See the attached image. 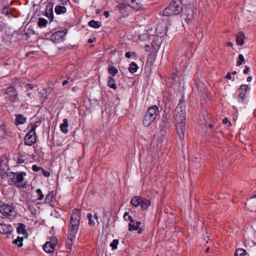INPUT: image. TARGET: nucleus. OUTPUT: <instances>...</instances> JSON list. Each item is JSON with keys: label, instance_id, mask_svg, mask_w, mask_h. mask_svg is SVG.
I'll return each instance as SVG.
<instances>
[{"label": "nucleus", "instance_id": "de8ad7c7", "mask_svg": "<svg viewBox=\"0 0 256 256\" xmlns=\"http://www.w3.org/2000/svg\"><path fill=\"white\" fill-rule=\"evenodd\" d=\"M144 48L146 52H148L150 50V46L148 44H146Z\"/></svg>", "mask_w": 256, "mask_h": 256}, {"label": "nucleus", "instance_id": "dca6fc26", "mask_svg": "<svg viewBox=\"0 0 256 256\" xmlns=\"http://www.w3.org/2000/svg\"><path fill=\"white\" fill-rule=\"evenodd\" d=\"M117 7L118 10H119L120 11L123 12H126V10L128 8H130V0H124V3L120 4Z\"/></svg>", "mask_w": 256, "mask_h": 256}, {"label": "nucleus", "instance_id": "e433bc0d", "mask_svg": "<svg viewBox=\"0 0 256 256\" xmlns=\"http://www.w3.org/2000/svg\"><path fill=\"white\" fill-rule=\"evenodd\" d=\"M36 193L38 194V196L37 198V200H41L44 198V195L43 194L41 189L38 188L36 190Z\"/></svg>", "mask_w": 256, "mask_h": 256}, {"label": "nucleus", "instance_id": "412c9836", "mask_svg": "<svg viewBox=\"0 0 256 256\" xmlns=\"http://www.w3.org/2000/svg\"><path fill=\"white\" fill-rule=\"evenodd\" d=\"M68 126V120L66 118L63 120V123L60 124V128L61 130L64 134H66L68 132L67 128Z\"/></svg>", "mask_w": 256, "mask_h": 256}, {"label": "nucleus", "instance_id": "cd10ccee", "mask_svg": "<svg viewBox=\"0 0 256 256\" xmlns=\"http://www.w3.org/2000/svg\"><path fill=\"white\" fill-rule=\"evenodd\" d=\"M141 200V197L138 196H134L130 200V203L132 205H133L134 207L138 206V202H140Z\"/></svg>", "mask_w": 256, "mask_h": 256}, {"label": "nucleus", "instance_id": "5fc2aeb1", "mask_svg": "<svg viewBox=\"0 0 256 256\" xmlns=\"http://www.w3.org/2000/svg\"><path fill=\"white\" fill-rule=\"evenodd\" d=\"M130 216L128 212H126L124 213V218H125L126 216Z\"/></svg>", "mask_w": 256, "mask_h": 256}, {"label": "nucleus", "instance_id": "37998d69", "mask_svg": "<svg viewBox=\"0 0 256 256\" xmlns=\"http://www.w3.org/2000/svg\"><path fill=\"white\" fill-rule=\"evenodd\" d=\"M27 90H32L34 88V86L32 84H26L25 86Z\"/></svg>", "mask_w": 256, "mask_h": 256}, {"label": "nucleus", "instance_id": "7ed1b4c3", "mask_svg": "<svg viewBox=\"0 0 256 256\" xmlns=\"http://www.w3.org/2000/svg\"><path fill=\"white\" fill-rule=\"evenodd\" d=\"M182 0H173L164 10L163 14L167 16L178 14L182 12Z\"/></svg>", "mask_w": 256, "mask_h": 256}, {"label": "nucleus", "instance_id": "5701e85b", "mask_svg": "<svg viewBox=\"0 0 256 256\" xmlns=\"http://www.w3.org/2000/svg\"><path fill=\"white\" fill-rule=\"evenodd\" d=\"M196 86L198 88V90L200 92L202 93L203 92H205L206 88H205V86L202 82H200V80H198V81L196 80Z\"/></svg>", "mask_w": 256, "mask_h": 256}, {"label": "nucleus", "instance_id": "20e7f679", "mask_svg": "<svg viewBox=\"0 0 256 256\" xmlns=\"http://www.w3.org/2000/svg\"><path fill=\"white\" fill-rule=\"evenodd\" d=\"M158 112V108L156 106L149 108L144 116L142 120L144 126H150L157 117Z\"/></svg>", "mask_w": 256, "mask_h": 256}, {"label": "nucleus", "instance_id": "13d9d810", "mask_svg": "<svg viewBox=\"0 0 256 256\" xmlns=\"http://www.w3.org/2000/svg\"><path fill=\"white\" fill-rule=\"evenodd\" d=\"M227 45H228V46H232V42H228V43Z\"/></svg>", "mask_w": 256, "mask_h": 256}, {"label": "nucleus", "instance_id": "864d4df0", "mask_svg": "<svg viewBox=\"0 0 256 256\" xmlns=\"http://www.w3.org/2000/svg\"><path fill=\"white\" fill-rule=\"evenodd\" d=\"M68 83V80H64V81H63L62 84V86H64L67 84Z\"/></svg>", "mask_w": 256, "mask_h": 256}, {"label": "nucleus", "instance_id": "052dcab7", "mask_svg": "<svg viewBox=\"0 0 256 256\" xmlns=\"http://www.w3.org/2000/svg\"><path fill=\"white\" fill-rule=\"evenodd\" d=\"M236 74V71H234L233 72H232V73L231 74H233V75H234Z\"/></svg>", "mask_w": 256, "mask_h": 256}, {"label": "nucleus", "instance_id": "f704fd0d", "mask_svg": "<svg viewBox=\"0 0 256 256\" xmlns=\"http://www.w3.org/2000/svg\"><path fill=\"white\" fill-rule=\"evenodd\" d=\"M8 164L6 162H0V171L3 172L4 173L6 172V170L8 169Z\"/></svg>", "mask_w": 256, "mask_h": 256}, {"label": "nucleus", "instance_id": "49530a36", "mask_svg": "<svg viewBox=\"0 0 256 256\" xmlns=\"http://www.w3.org/2000/svg\"><path fill=\"white\" fill-rule=\"evenodd\" d=\"M24 162V160L22 158H18L17 160V162L19 164H22Z\"/></svg>", "mask_w": 256, "mask_h": 256}, {"label": "nucleus", "instance_id": "bb28decb", "mask_svg": "<svg viewBox=\"0 0 256 256\" xmlns=\"http://www.w3.org/2000/svg\"><path fill=\"white\" fill-rule=\"evenodd\" d=\"M244 34L243 32H240L239 35L236 38V42L237 44L239 46H242L244 43Z\"/></svg>", "mask_w": 256, "mask_h": 256}, {"label": "nucleus", "instance_id": "7c9ffc66", "mask_svg": "<svg viewBox=\"0 0 256 256\" xmlns=\"http://www.w3.org/2000/svg\"><path fill=\"white\" fill-rule=\"evenodd\" d=\"M48 24V21L44 18H40L38 22V25L40 28H43L46 26Z\"/></svg>", "mask_w": 256, "mask_h": 256}, {"label": "nucleus", "instance_id": "4be33fe9", "mask_svg": "<svg viewBox=\"0 0 256 256\" xmlns=\"http://www.w3.org/2000/svg\"><path fill=\"white\" fill-rule=\"evenodd\" d=\"M141 224V222H136V224L134 222L132 224V222H130L128 224V230L130 231L132 230H136L138 229L140 225Z\"/></svg>", "mask_w": 256, "mask_h": 256}, {"label": "nucleus", "instance_id": "a878e982", "mask_svg": "<svg viewBox=\"0 0 256 256\" xmlns=\"http://www.w3.org/2000/svg\"><path fill=\"white\" fill-rule=\"evenodd\" d=\"M66 12V8L64 6H56L55 7V12L58 14L65 13Z\"/></svg>", "mask_w": 256, "mask_h": 256}, {"label": "nucleus", "instance_id": "ea45409f", "mask_svg": "<svg viewBox=\"0 0 256 256\" xmlns=\"http://www.w3.org/2000/svg\"><path fill=\"white\" fill-rule=\"evenodd\" d=\"M10 12V10H9V8H7V7L4 8L2 10V14H4L6 16L9 15Z\"/></svg>", "mask_w": 256, "mask_h": 256}, {"label": "nucleus", "instance_id": "f03ea898", "mask_svg": "<svg viewBox=\"0 0 256 256\" xmlns=\"http://www.w3.org/2000/svg\"><path fill=\"white\" fill-rule=\"evenodd\" d=\"M80 214L77 210H74L72 214L70 228L68 233V238L72 241L76 238V235L78 230Z\"/></svg>", "mask_w": 256, "mask_h": 256}, {"label": "nucleus", "instance_id": "a18cd8bd", "mask_svg": "<svg viewBox=\"0 0 256 256\" xmlns=\"http://www.w3.org/2000/svg\"><path fill=\"white\" fill-rule=\"evenodd\" d=\"M250 70V68L248 66H245V68L244 69L243 72L244 74H248Z\"/></svg>", "mask_w": 256, "mask_h": 256}, {"label": "nucleus", "instance_id": "9d476101", "mask_svg": "<svg viewBox=\"0 0 256 256\" xmlns=\"http://www.w3.org/2000/svg\"><path fill=\"white\" fill-rule=\"evenodd\" d=\"M67 30L64 29L62 30L58 31L52 34L50 36V39L54 42L58 43L63 41L64 36L66 34Z\"/></svg>", "mask_w": 256, "mask_h": 256}, {"label": "nucleus", "instance_id": "bf43d9fd", "mask_svg": "<svg viewBox=\"0 0 256 256\" xmlns=\"http://www.w3.org/2000/svg\"><path fill=\"white\" fill-rule=\"evenodd\" d=\"M88 42L90 44L93 42V40L92 39H88Z\"/></svg>", "mask_w": 256, "mask_h": 256}, {"label": "nucleus", "instance_id": "6e6552de", "mask_svg": "<svg viewBox=\"0 0 256 256\" xmlns=\"http://www.w3.org/2000/svg\"><path fill=\"white\" fill-rule=\"evenodd\" d=\"M0 212L4 216L8 218H13L16 215L14 208L8 204H3L0 206Z\"/></svg>", "mask_w": 256, "mask_h": 256}, {"label": "nucleus", "instance_id": "79ce46f5", "mask_svg": "<svg viewBox=\"0 0 256 256\" xmlns=\"http://www.w3.org/2000/svg\"><path fill=\"white\" fill-rule=\"evenodd\" d=\"M42 174L44 176L48 177L50 176V172L48 171H46V170H44L42 168Z\"/></svg>", "mask_w": 256, "mask_h": 256}, {"label": "nucleus", "instance_id": "393cba45", "mask_svg": "<svg viewBox=\"0 0 256 256\" xmlns=\"http://www.w3.org/2000/svg\"><path fill=\"white\" fill-rule=\"evenodd\" d=\"M108 86L114 90L116 89L117 87L115 83V80L112 76H109L108 78Z\"/></svg>", "mask_w": 256, "mask_h": 256}, {"label": "nucleus", "instance_id": "6e6d98bb", "mask_svg": "<svg viewBox=\"0 0 256 256\" xmlns=\"http://www.w3.org/2000/svg\"><path fill=\"white\" fill-rule=\"evenodd\" d=\"M252 80V76H248V77L247 78L246 80H247V82H250Z\"/></svg>", "mask_w": 256, "mask_h": 256}, {"label": "nucleus", "instance_id": "f8f14e48", "mask_svg": "<svg viewBox=\"0 0 256 256\" xmlns=\"http://www.w3.org/2000/svg\"><path fill=\"white\" fill-rule=\"evenodd\" d=\"M57 240L55 237H52L50 241L46 242L43 246L44 250L48 253H51L54 250Z\"/></svg>", "mask_w": 256, "mask_h": 256}, {"label": "nucleus", "instance_id": "39448f33", "mask_svg": "<svg viewBox=\"0 0 256 256\" xmlns=\"http://www.w3.org/2000/svg\"><path fill=\"white\" fill-rule=\"evenodd\" d=\"M12 181L18 188H24L26 184V182L24 180V176L26 175L25 172H12Z\"/></svg>", "mask_w": 256, "mask_h": 256}, {"label": "nucleus", "instance_id": "aec40b11", "mask_svg": "<svg viewBox=\"0 0 256 256\" xmlns=\"http://www.w3.org/2000/svg\"><path fill=\"white\" fill-rule=\"evenodd\" d=\"M48 4L46 8V16L49 18L50 22H52L54 20V16H53V11L52 6H50Z\"/></svg>", "mask_w": 256, "mask_h": 256}, {"label": "nucleus", "instance_id": "3c124183", "mask_svg": "<svg viewBox=\"0 0 256 256\" xmlns=\"http://www.w3.org/2000/svg\"><path fill=\"white\" fill-rule=\"evenodd\" d=\"M128 220L130 222H132V224L134 223V220L132 219V217L130 216H128Z\"/></svg>", "mask_w": 256, "mask_h": 256}, {"label": "nucleus", "instance_id": "69168bd1", "mask_svg": "<svg viewBox=\"0 0 256 256\" xmlns=\"http://www.w3.org/2000/svg\"><path fill=\"white\" fill-rule=\"evenodd\" d=\"M253 198H256V194L253 196Z\"/></svg>", "mask_w": 256, "mask_h": 256}, {"label": "nucleus", "instance_id": "473e14b6", "mask_svg": "<svg viewBox=\"0 0 256 256\" xmlns=\"http://www.w3.org/2000/svg\"><path fill=\"white\" fill-rule=\"evenodd\" d=\"M108 72L112 75V76H115L116 74L118 72V70L114 66H111L108 68Z\"/></svg>", "mask_w": 256, "mask_h": 256}, {"label": "nucleus", "instance_id": "4468645a", "mask_svg": "<svg viewBox=\"0 0 256 256\" xmlns=\"http://www.w3.org/2000/svg\"><path fill=\"white\" fill-rule=\"evenodd\" d=\"M13 230L12 226L10 224H0V233L2 234H10Z\"/></svg>", "mask_w": 256, "mask_h": 256}, {"label": "nucleus", "instance_id": "603ef678", "mask_svg": "<svg viewBox=\"0 0 256 256\" xmlns=\"http://www.w3.org/2000/svg\"><path fill=\"white\" fill-rule=\"evenodd\" d=\"M131 56L130 52H126V57L127 58H130Z\"/></svg>", "mask_w": 256, "mask_h": 256}, {"label": "nucleus", "instance_id": "c9c22d12", "mask_svg": "<svg viewBox=\"0 0 256 256\" xmlns=\"http://www.w3.org/2000/svg\"><path fill=\"white\" fill-rule=\"evenodd\" d=\"M22 237L18 236L16 239L13 242L16 244H18L19 247H20L22 246Z\"/></svg>", "mask_w": 256, "mask_h": 256}, {"label": "nucleus", "instance_id": "2f4dec72", "mask_svg": "<svg viewBox=\"0 0 256 256\" xmlns=\"http://www.w3.org/2000/svg\"><path fill=\"white\" fill-rule=\"evenodd\" d=\"M246 254V250L242 248L237 249L235 252L236 256H244Z\"/></svg>", "mask_w": 256, "mask_h": 256}, {"label": "nucleus", "instance_id": "423d86ee", "mask_svg": "<svg viewBox=\"0 0 256 256\" xmlns=\"http://www.w3.org/2000/svg\"><path fill=\"white\" fill-rule=\"evenodd\" d=\"M194 10L192 6H187L182 14V19L184 20L188 24H192L194 22Z\"/></svg>", "mask_w": 256, "mask_h": 256}, {"label": "nucleus", "instance_id": "09e8293b", "mask_svg": "<svg viewBox=\"0 0 256 256\" xmlns=\"http://www.w3.org/2000/svg\"><path fill=\"white\" fill-rule=\"evenodd\" d=\"M104 15L105 16L106 18H107L110 16V14H109L108 12L105 11L104 12Z\"/></svg>", "mask_w": 256, "mask_h": 256}, {"label": "nucleus", "instance_id": "0e129e2a", "mask_svg": "<svg viewBox=\"0 0 256 256\" xmlns=\"http://www.w3.org/2000/svg\"><path fill=\"white\" fill-rule=\"evenodd\" d=\"M138 232L139 234L141 233V230H138Z\"/></svg>", "mask_w": 256, "mask_h": 256}, {"label": "nucleus", "instance_id": "774afa93", "mask_svg": "<svg viewBox=\"0 0 256 256\" xmlns=\"http://www.w3.org/2000/svg\"><path fill=\"white\" fill-rule=\"evenodd\" d=\"M210 126L211 128H212V125L210 124Z\"/></svg>", "mask_w": 256, "mask_h": 256}, {"label": "nucleus", "instance_id": "a211bd4d", "mask_svg": "<svg viewBox=\"0 0 256 256\" xmlns=\"http://www.w3.org/2000/svg\"><path fill=\"white\" fill-rule=\"evenodd\" d=\"M16 124H22L25 123L26 120V118L24 117V116L20 114H16Z\"/></svg>", "mask_w": 256, "mask_h": 256}, {"label": "nucleus", "instance_id": "c85d7f7f", "mask_svg": "<svg viewBox=\"0 0 256 256\" xmlns=\"http://www.w3.org/2000/svg\"><path fill=\"white\" fill-rule=\"evenodd\" d=\"M88 25L93 28H98L101 26V23L98 21L92 20L88 22Z\"/></svg>", "mask_w": 256, "mask_h": 256}, {"label": "nucleus", "instance_id": "2eb2a0df", "mask_svg": "<svg viewBox=\"0 0 256 256\" xmlns=\"http://www.w3.org/2000/svg\"><path fill=\"white\" fill-rule=\"evenodd\" d=\"M130 8L134 10H138L142 8V0H130Z\"/></svg>", "mask_w": 256, "mask_h": 256}, {"label": "nucleus", "instance_id": "c03bdc74", "mask_svg": "<svg viewBox=\"0 0 256 256\" xmlns=\"http://www.w3.org/2000/svg\"><path fill=\"white\" fill-rule=\"evenodd\" d=\"M222 123L224 124H228V126H230L231 124L230 122L228 120V118H225L222 120Z\"/></svg>", "mask_w": 256, "mask_h": 256}, {"label": "nucleus", "instance_id": "58836bf2", "mask_svg": "<svg viewBox=\"0 0 256 256\" xmlns=\"http://www.w3.org/2000/svg\"><path fill=\"white\" fill-rule=\"evenodd\" d=\"M118 244V240L116 239H114L112 240V242L110 244V246L112 248V250L116 249L117 248V246Z\"/></svg>", "mask_w": 256, "mask_h": 256}, {"label": "nucleus", "instance_id": "338daca9", "mask_svg": "<svg viewBox=\"0 0 256 256\" xmlns=\"http://www.w3.org/2000/svg\"><path fill=\"white\" fill-rule=\"evenodd\" d=\"M46 92V90H44V92L42 94H44Z\"/></svg>", "mask_w": 256, "mask_h": 256}, {"label": "nucleus", "instance_id": "f257e3e1", "mask_svg": "<svg viewBox=\"0 0 256 256\" xmlns=\"http://www.w3.org/2000/svg\"><path fill=\"white\" fill-rule=\"evenodd\" d=\"M174 119L176 120V132L179 138L183 140L184 138V131L186 129V112L184 103L180 101L175 110Z\"/></svg>", "mask_w": 256, "mask_h": 256}, {"label": "nucleus", "instance_id": "b1692460", "mask_svg": "<svg viewBox=\"0 0 256 256\" xmlns=\"http://www.w3.org/2000/svg\"><path fill=\"white\" fill-rule=\"evenodd\" d=\"M26 226L24 224L19 223L18 224V226L17 227V232L18 234H27L26 230H25Z\"/></svg>", "mask_w": 256, "mask_h": 256}, {"label": "nucleus", "instance_id": "ddd939ff", "mask_svg": "<svg viewBox=\"0 0 256 256\" xmlns=\"http://www.w3.org/2000/svg\"><path fill=\"white\" fill-rule=\"evenodd\" d=\"M248 88V86L246 84H242L240 86L238 89V101L242 102L246 96V94Z\"/></svg>", "mask_w": 256, "mask_h": 256}, {"label": "nucleus", "instance_id": "680f3d73", "mask_svg": "<svg viewBox=\"0 0 256 256\" xmlns=\"http://www.w3.org/2000/svg\"><path fill=\"white\" fill-rule=\"evenodd\" d=\"M210 249V248H208L206 249V252H209Z\"/></svg>", "mask_w": 256, "mask_h": 256}, {"label": "nucleus", "instance_id": "c756f323", "mask_svg": "<svg viewBox=\"0 0 256 256\" xmlns=\"http://www.w3.org/2000/svg\"><path fill=\"white\" fill-rule=\"evenodd\" d=\"M138 68V66L134 62H132L130 64V67L128 68V70L130 73L133 74L136 72Z\"/></svg>", "mask_w": 256, "mask_h": 256}, {"label": "nucleus", "instance_id": "e2e57ef3", "mask_svg": "<svg viewBox=\"0 0 256 256\" xmlns=\"http://www.w3.org/2000/svg\"><path fill=\"white\" fill-rule=\"evenodd\" d=\"M132 55H134V56H136V53H135V52H132Z\"/></svg>", "mask_w": 256, "mask_h": 256}, {"label": "nucleus", "instance_id": "a19ab883", "mask_svg": "<svg viewBox=\"0 0 256 256\" xmlns=\"http://www.w3.org/2000/svg\"><path fill=\"white\" fill-rule=\"evenodd\" d=\"M42 168L40 167V166H37L36 165H33L32 166V170H33V171L34 172H38V171L39 170H42Z\"/></svg>", "mask_w": 256, "mask_h": 256}, {"label": "nucleus", "instance_id": "6ab92c4d", "mask_svg": "<svg viewBox=\"0 0 256 256\" xmlns=\"http://www.w3.org/2000/svg\"><path fill=\"white\" fill-rule=\"evenodd\" d=\"M87 218L88 220V224L91 226H94L95 225V222L94 220H98V216L96 214H94V216H92V214L88 213L87 214Z\"/></svg>", "mask_w": 256, "mask_h": 256}, {"label": "nucleus", "instance_id": "72a5a7b5", "mask_svg": "<svg viewBox=\"0 0 256 256\" xmlns=\"http://www.w3.org/2000/svg\"><path fill=\"white\" fill-rule=\"evenodd\" d=\"M54 194L52 192H50L47 194L45 198V203L50 204L53 199Z\"/></svg>", "mask_w": 256, "mask_h": 256}, {"label": "nucleus", "instance_id": "f3484780", "mask_svg": "<svg viewBox=\"0 0 256 256\" xmlns=\"http://www.w3.org/2000/svg\"><path fill=\"white\" fill-rule=\"evenodd\" d=\"M141 200L140 202H138V206H140L141 208L143 210L146 209L150 205V201L142 197H141Z\"/></svg>", "mask_w": 256, "mask_h": 256}, {"label": "nucleus", "instance_id": "4d7b16f0", "mask_svg": "<svg viewBox=\"0 0 256 256\" xmlns=\"http://www.w3.org/2000/svg\"><path fill=\"white\" fill-rule=\"evenodd\" d=\"M68 0H62V4H67Z\"/></svg>", "mask_w": 256, "mask_h": 256}, {"label": "nucleus", "instance_id": "1a4fd4ad", "mask_svg": "<svg viewBox=\"0 0 256 256\" xmlns=\"http://www.w3.org/2000/svg\"><path fill=\"white\" fill-rule=\"evenodd\" d=\"M164 114H163V116L159 122L158 126L157 127V129L160 132H165L168 128L170 124V116H168L166 114V110L165 109L164 110Z\"/></svg>", "mask_w": 256, "mask_h": 256}, {"label": "nucleus", "instance_id": "9b49d317", "mask_svg": "<svg viewBox=\"0 0 256 256\" xmlns=\"http://www.w3.org/2000/svg\"><path fill=\"white\" fill-rule=\"evenodd\" d=\"M5 94H8L9 99L12 102L18 100V92L13 86H10L5 90Z\"/></svg>", "mask_w": 256, "mask_h": 256}, {"label": "nucleus", "instance_id": "4c0bfd02", "mask_svg": "<svg viewBox=\"0 0 256 256\" xmlns=\"http://www.w3.org/2000/svg\"><path fill=\"white\" fill-rule=\"evenodd\" d=\"M244 61V56L242 54H240L238 55V61L236 62V64L238 66H240L242 62Z\"/></svg>", "mask_w": 256, "mask_h": 256}, {"label": "nucleus", "instance_id": "8fccbe9b", "mask_svg": "<svg viewBox=\"0 0 256 256\" xmlns=\"http://www.w3.org/2000/svg\"><path fill=\"white\" fill-rule=\"evenodd\" d=\"M226 78H228V80H230L232 78L231 73H228L226 76Z\"/></svg>", "mask_w": 256, "mask_h": 256}, {"label": "nucleus", "instance_id": "0eeeda50", "mask_svg": "<svg viewBox=\"0 0 256 256\" xmlns=\"http://www.w3.org/2000/svg\"><path fill=\"white\" fill-rule=\"evenodd\" d=\"M36 124H31V128L29 132L26 135L24 141L26 145L31 146L36 142V128H37Z\"/></svg>", "mask_w": 256, "mask_h": 256}]
</instances>
